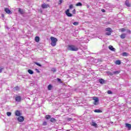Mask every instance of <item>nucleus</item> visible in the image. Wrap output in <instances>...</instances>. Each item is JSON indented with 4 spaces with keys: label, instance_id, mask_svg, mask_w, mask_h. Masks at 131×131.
<instances>
[{
    "label": "nucleus",
    "instance_id": "c85d7f7f",
    "mask_svg": "<svg viewBox=\"0 0 131 131\" xmlns=\"http://www.w3.org/2000/svg\"><path fill=\"white\" fill-rule=\"evenodd\" d=\"M112 32H107L105 33V35H111Z\"/></svg>",
    "mask_w": 131,
    "mask_h": 131
},
{
    "label": "nucleus",
    "instance_id": "a19ab883",
    "mask_svg": "<svg viewBox=\"0 0 131 131\" xmlns=\"http://www.w3.org/2000/svg\"><path fill=\"white\" fill-rule=\"evenodd\" d=\"M35 71H36V72H37V73H39V70L37 69H35Z\"/></svg>",
    "mask_w": 131,
    "mask_h": 131
},
{
    "label": "nucleus",
    "instance_id": "72a5a7b5",
    "mask_svg": "<svg viewBox=\"0 0 131 131\" xmlns=\"http://www.w3.org/2000/svg\"><path fill=\"white\" fill-rule=\"evenodd\" d=\"M73 24L75 25V26H77V25H78V22H74Z\"/></svg>",
    "mask_w": 131,
    "mask_h": 131
},
{
    "label": "nucleus",
    "instance_id": "9b49d317",
    "mask_svg": "<svg viewBox=\"0 0 131 131\" xmlns=\"http://www.w3.org/2000/svg\"><path fill=\"white\" fill-rule=\"evenodd\" d=\"M108 48L110 51H112V52H115V51H116V49H115V48H114L112 46H110L108 47Z\"/></svg>",
    "mask_w": 131,
    "mask_h": 131
},
{
    "label": "nucleus",
    "instance_id": "6ab92c4d",
    "mask_svg": "<svg viewBox=\"0 0 131 131\" xmlns=\"http://www.w3.org/2000/svg\"><path fill=\"white\" fill-rule=\"evenodd\" d=\"M95 113H102V111L101 110H94Z\"/></svg>",
    "mask_w": 131,
    "mask_h": 131
},
{
    "label": "nucleus",
    "instance_id": "7ed1b4c3",
    "mask_svg": "<svg viewBox=\"0 0 131 131\" xmlns=\"http://www.w3.org/2000/svg\"><path fill=\"white\" fill-rule=\"evenodd\" d=\"M93 100H94V105H97V104H99V98L97 97H93Z\"/></svg>",
    "mask_w": 131,
    "mask_h": 131
},
{
    "label": "nucleus",
    "instance_id": "39448f33",
    "mask_svg": "<svg viewBox=\"0 0 131 131\" xmlns=\"http://www.w3.org/2000/svg\"><path fill=\"white\" fill-rule=\"evenodd\" d=\"M50 7V5L49 4H47L46 3H44L41 5V8L42 9H47L48 8Z\"/></svg>",
    "mask_w": 131,
    "mask_h": 131
},
{
    "label": "nucleus",
    "instance_id": "b1692460",
    "mask_svg": "<svg viewBox=\"0 0 131 131\" xmlns=\"http://www.w3.org/2000/svg\"><path fill=\"white\" fill-rule=\"evenodd\" d=\"M106 73H107V74L108 75H111V76H112L114 75H113V72L112 73V72H111L107 71V72H106Z\"/></svg>",
    "mask_w": 131,
    "mask_h": 131
},
{
    "label": "nucleus",
    "instance_id": "412c9836",
    "mask_svg": "<svg viewBox=\"0 0 131 131\" xmlns=\"http://www.w3.org/2000/svg\"><path fill=\"white\" fill-rule=\"evenodd\" d=\"M50 121L51 122H56L57 121V120H56V119H55V118H51L50 119Z\"/></svg>",
    "mask_w": 131,
    "mask_h": 131
},
{
    "label": "nucleus",
    "instance_id": "c756f323",
    "mask_svg": "<svg viewBox=\"0 0 131 131\" xmlns=\"http://www.w3.org/2000/svg\"><path fill=\"white\" fill-rule=\"evenodd\" d=\"M122 56H123V57H126V56H127V53L126 52H123L122 53Z\"/></svg>",
    "mask_w": 131,
    "mask_h": 131
},
{
    "label": "nucleus",
    "instance_id": "cd10ccee",
    "mask_svg": "<svg viewBox=\"0 0 131 131\" xmlns=\"http://www.w3.org/2000/svg\"><path fill=\"white\" fill-rule=\"evenodd\" d=\"M45 118L47 120L50 119V118H51V116L50 115H46L45 117Z\"/></svg>",
    "mask_w": 131,
    "mask_h": 131
},
{
    "label": "nucleus",
    "instance_id": "7c9ffc66",
    "mask_svg": "<svg viewBox=\"0 0 131 131\" xmlns=\"http://www.w3.org/2000/svg\"><path fill=\"white\" fill-rule=\"evenodd\" d=\"M36 65H37V66H39V67H41V64L40 63H38L37 62H34Z\"/></svg>",
    "mask_w": 131,
    "mask_h": 131
},
{
    "label": "nucleus",
    "instance_id": "a878e982",
    "mask_svg": "<svg viewBox=\"0 0 131 131\" xmlns=\"http://www.w3.org/2000/svg\"><path fill=\"white\" fill-rule=\"evenodd\" d=\"M52 88H53V86H52L51 84H49L48 86V90L49 91H51L52 90Z\"/></svg>",
    "mask_w": 131,
    "mask_h": 131
},
{
    "label": "nucleus",
    "instance_id": "423d86ee",
    "mask_svg": "<svg viewBox=\"0 0 131 131\" xmlns=\"http://www.w3.org/2000/svg\"><path fill=\"white\" fill-rule=\"evenodd\" d=\"M70 11V9H67V11H66V14L67 16H68V17H72V14L69 12Z\"/></svg>",
    "mask_w": 131,
    "mask_h": 131
},
{
    "label": "nucleus",
    "instance_id": "a211bd4d",
    "mask_svg": "<svg viewBox=\"0 0 131 131\" xmlns=\"http://www.w3.org/2000/svg\"><path fill=\"white\" fill-rule=\"evenodd\" d=\"M76 7H82V4L80 2H78L76 4Z\"/></svg>",
    "mask_w": 131,
    "mask_h": 131
},
{
    "label": "nucleus",
    "instance_id": "4c0bfd02",
    "mask_svg": "<svg viewBox=\"0 0 131 131\" xmlns=\"http://www.w3.org/2000/svg\"><path fill=\"white\" fill-rule=\"evenodd\" d=\"M73 8V5L71 4L69 6V9H71Z\"/></svg>",
    "mask_w": 131,
    "mask_h": 131
},
{
    "label": "nucleus",
    "instance_id": "f3484780",
    "mask_svg": "<svg viewBox=\"0 0 131 131\" xmlns=\"http://www.w3.org/2000/svg\"><path fill=\"white\" fill-rule=\"evenodd\" d=\"M125 36H126V34L123 33L121 35L120 37H121V38L123 39L125 38Z\"/></svg>",
    "mask_w": 131,
    "mask_h": 131
},
{
    "label": "nucleus",
    "instance_id": "f03ea898",
    "mask_svg": "<svg viewBox=\"0 0 131 131\" xmlns=\"http://www.w3.org/2000/svg\"><path fill=\"white\" fill-rule=\"evenodd\" d=\"M50 38L51 40V46L52 47H56V45H57V41H58V39L54 37H51Z\"/></svg>",
    "mask_w": 131,
    "mask_h": 131
},
{
    "label": "nucleus",
    "instance_id": "dca6fc26",
    "mask_svg": "<svg viewBox=\"0 0 131 131\" xmlns=\"http://www.w3.org/2000/svg\"><path fill=\"white\" fill-rule=\"evenodd\" d=\"M119 73H120V71H116L113 72L114 75H117L119 74Z\"/></svg>",
    "mask_w": 131,
    "mask_h": 131
},
{
    "label": "nucleus",
    "instance_id": "2eb2a0df",
    "mask_svg": "<svg viewBox=\"0 0 131 131\" xmlns=\"http://www.w3.org/2000/svg\"><path fill=\"white\" fill-rule=\"evenodd\" d=\"M105 31H107V32H113V30L112 29L110 28H107L105 29Z\"/></svg>",
    "mask_w": 131,
    "mask_h": 131
},
{
    "label": "nucleus",
    "instance_id": "ea45409f",
    "mask_svg": "<svg viewBox=\"0 0 131 131\" xmlns=\"http://www.w3.org/2000/svg\"><path fill=\"white\" fill-rule=\"evenodd\" d=\"M57 81H58V82H61V79L58 78L57 79Z\"/></svg>",
    "mask_w": 131,
    "mask_h": 131
},
{
    "label": "nucleus",
    "instance_id": "5701e85b",
    "mask_svg": "<svg viewBox=\"0 0 131 131\" xmlns=\"http://www.w3.org/2000/svg\"><path fill=\"white\" fill-rule=\"evenodd\" d=\"M28 73H29V74H33L34 73L33 71H32V70H28Z\"/></svg>",
    "mask_w": 131,
    "mask_h": 131
},
{
    "label": "nucleus",
    "instance_id": "bb28decb",
    "mask_svg": "<svg viewBox=\"0 0 131 131\" xmlns=\"http://www.w3.org/2000/svg\"><path fill=\"white\" fill-rule=\"evenodd\" d=\"M6 114L7 115V116H11L12 115V113L10 112H8L6 113Z\"/></svg>",
    "mask_w": 131,
    "mask_h": 131
},
{
    "label": "nucleus",
    "instance_id": "0eeeda50",
    "mask_svg": "<svg viewBox=\"0 0 131 131\" xmlns=\"http://www.w3.org/2000/svg\"><path fill=\"white\" fill-rule=\"evenodd\" d=\"M15 100L16 101V102H21V100H22V98H21V96H16L15 98Z\"/></svg>",
    "mask_w": 131,
    "mask_h": 131
},
{
    "label": "nucleus",
    "instance_id": "f8f14e48",
    "mask_svg": "<svg viewBox=\"0 0 131 131\" xmlns=\"http://www.w3.org/2000/svg\"><path fill=\"white\" fill-rule=\"evenodd\" d=\"M125 5L127 7H130V3H129V0H126L125 2Z\"/></svg>",
    "mask_w": 131,
    "mask_h": 131
},
{
    "label": "nucleus",
    "instance_id": "a18cd8bd",
    "mask_svg": "<svg viewBox=\"0 0 131 131\" xmlns=\"http://www.w3.org/2000/svg\"><path fill=\"white\" fill-rule=\"evenodd\" d=\"M68 121H70L71 120H72V118H68Z\"/></svg>",
    "mask_w": 131,
    "mask_h": 131
},
{
    "label": "nucleus",
    "instance_id": "2f4dec72",
    "mask_svg": "<svg viewBox=\"0 0 131 131\" xmlns=\"http://www.w3.org/2000/svg\"><path fill=\"white\" fill-rule=\"evenodd\" d=\"M51 71H53V72H56V71H57V70H56V68H52L51 69Z\"/></svg>",
    "mask_w": 131,
    "mask_h": 131
},
{
    "label": "nucleus",
    "instance_id": "09e8293b",
    "mask_svg": "<svg viewBox=\"0 0 131 131\" xmlns=\"http://www.w3.org/2000/svg\"><path fill=\"white\" fill-rule=\"evenodd\" d=\"M128 98H129V96H128Z\"/></svg>",
    "mask_w": 131,
    "mask_h": 131
},
{
    "label": "nucleus",
    "instance_id": "c03bdc74",
    "mask_svg": "<svg viewBox=\"0 0 131 131\" xmlns=\"http://www.w3.org/2000/svg\"><path fill=\"white\" fill-rule=\"evenodd\" d=\"M15 89H16V90H19V87L18 86H16L15 87Z\"/></svg>",
    "mask_w": 131,
    "mask_h": 131
},
{
    "label": "nucleus",
    "instance_id": "6e6552de",
    "mask_svg": "<svg viewBox=\"0 0 131 131\" xmlns=\"http://www.w3.org/2000/svg\"><path fill=\"white\" fill-rule=\"evenodd\" d=\"M5 11L7 14H12V11L8 8H5Z\"/></svg>",
    "mask_w": 131,
    "mask_h": 131
},
{
    "label": "nucleus",
    "instance_id": "393cba45",
    "mask_svg": "<svg viewBox=\"0 0 131 131\" xmlns=\"http://www.w3.org/2000/svg\"><path fill=\"white\" fill-rule=\"evenodd\" d=\"M116 64L117 65H120V64H121V61L119 60H118L116 61Z\"/></svg>",
    "mask_w": 131,
    "mask_h": 131
},
{
    "label": "nucleus",
    "instance_id": "c9c22d12",
    "mask_svg": "<svg viewBox=\"0 0 131 131\" xmlns=\"http://www.w3.org/2000/svg\"><path fill=\"white\" fill-rule=\"evenodd\" d=\"M107 94H108V95H111V94H112V91H110V90H108V91H107Z\"/></svg>",
    "mask_w": 131,
    "mask_h": 131
},
{
    "label": "nucleus",
    "instance_id": "79ce46f5",
    "mask_svg": "<svg viewBox=\"0 0 131 131\" xmlns=\"http://www.w3.org/2000/svg\"><path fill=\"white\" fill-rule=\"evenodd\" d=\"M121 30L122 32H123V31H125V29L124 28L121 29Z\"/></svg>",
    "mask_w": 131,
    "mask_h": 131
},
{
    "label": "nucleus",
    "instance_id": "ddd939ff",
    "mask_svg": "<svg viewBox=\"0 0 131 131\" xmlns=\"http://www.w3.org/2000/svg\"><path fill=\"white\" fill-rule=\"evenodd\" d=\"M18 13H19V14H20L21 15H23V14H24V10L23 9H21V8H19Z\"/></svg>",
    "mask_w": 131,
    "mask_h": 131
},
{
    "label": "nucleus",
    "instance_id": "4468645a",
    "mask_svg": "<svg viewBox=\"0 0 131 131\" xmlns=\"http://www.w3.org/2000/svg\"><path fill=\"white\" fill-rule=\"evenodd\" d=\"M99 83H101V84H104L105 83V80L103 79H100L99 80Z\"/></svg>",
    "mask_w": 131,
    "mask_h": 131
},
{
    "label": "nucleus",
    "instance_id": "4be33fe9",
    "mask_svg": "<svg viewBox=\"0 0 131 131\" xmlns=\"http://www.w3.org/2000/svg\"><path fill=\"white\" fill-rule=\"evenodd\" d=\"M35 40L36 42H38L39 41V37L38 36H36L35 37Z\"/></svg>",
    "mask_w": 131,
    "mask_h": 131
},
{
    "label": "nucleus",
    "instance_id": "f704fd0d",
    "mask_svg": "<svg viewBox=\"0 0 131 131\" xmlns=\"http://www.w3.org/2000/svg\"><path fill=\"white\" fill-rule=\"evenodd\" d=\"M3 70H4V67H0V73H2Z\"/></svg>",
    "mask_w": 131,
    "mask_h": 131
},
{
    "label": "nucleus",
    "instance_id": "49530a36",
    "mask_svg": "<svg viewBox=\"0 0 131 131\" xmlns=\"http://www.w3.org/2000/svg\"><path fill=\"white\" fill-rule=\"evenodd\" d=\"M2 18H4V17H5V15L4 14H2Z\"/></svg>",
    "mask_w": 131,
    "mask_h": 131
},
{
    "label": "nucleus",
    "instance_id": "de8ad7c7",
    "mask_svg": "<svg viewBox=\"0 0 131 131\" xmlns=\"http://www.w3.org/2000/svg\"><path fill=\"white\" fill-rule=\"evenodd\" d=\"M87 8H90V5H87Z\"/></svg>",
    "mask_w": 131,
    "mask_h": 131
},
{
    "label": "nucleus",
    "instance_id": "1a4fd4ad",
    "mask_svg": "<svg viewBox=\"0 0 131 131\" xmlns=\"http://www.w3.org/2000/svg\"><path fill=\"white\" fill-rule=\"evenodd\" d=\"M125 127H126L128 129V130H131V124L128 123L125 124Z\"/></svg>",
    "mask_w": 131,
    "mask_h": 131
},
{
    "label": "nucleus",
    "instance_id": "f257e3e1",
    "mask_svg": "<svg viewBox=\"0 0 131 131\" xmlns=\"http://www.w3.org/2000/svg\"><path fill=\"white\" fill-rule=\"evenodd\" d=\"M67 50L68 51H71L72 52H77V51H78V48L75 45H68Z\"/></svg>",
    "mask_w": 131,
    "mask_h": 131
},
{
    "label": "nucleus",
    "instance_id": "473e14b6",
    "mask_svg": "<svg viewBox=\"0 0 131 131\" xmlns=\"http://www.w3.org/2000/svg\"><path fill=\"white\" fill-rule=\"evenodd\" d=\"M47 124H48V123L46 121L43 122L42 125H44L45 126H46V125H47Z\"/></svg>",
    "mask_w": 131,
    "mask_h": 131
},
{
    "label": "nucleus",
    "instance_id": "aec40b11",
    "mask_svg": "<svg viewBox=\"0 0 131 131\" xmlns=\"http://www.w3.org/2000/svg\"><path fill=\"white\" fill-rule=\"evenodd\" d=\"M91 125L92 126H94V127H97V123L95 122H92Z\"/></svg>",
    "mask_w": 131,
    "mask_h": 131
},
{
    "label": "nucleus",
    "instance_id": "9d476101",
    "mask_svg": "<svg viewBox=\"0 0 131 131\" xmlns=\"http://www.w3.org/2000/svg\"><path fill=\"white\" fill-rule=\"evenodd\" d=\"M15 115L16 116H21V113L20 112V111H16L15 113Z\"/></svg>",
    "mask_w": 131,
    "mask_h": 131
},
{
    "label": "nucleus",
    "instance_id": "20e7f679",
    "mask_svg": "<svg viewBox=\"0 0 131 131\" xmlns=\"http://www.w3.org/2000/svg\"><path fill=\"white\" fill-rule=\"evenodd\" d=\"M17 120L19 122H23V121H24V117L22 116H20L17 118Z\"/></svg>",
    "mask_w": 131,
    "mask_h": 131
},
{
    "label": "nucleus",
    "instance_id": "37998d69",
    "mask_svg": "<svg viewBox=\"0 0 131 131\" xmlns=\"http://www.w3.org/2000/svg\"><path fill=\"white\" fill-rule=\"evenodd\" d=\"M101 11L103 13H105V12H106V11L104 9H102Z\"/></svg>",
    "mask_w": 131,
    "mask_h": 131
},
{
    "label": "nucleus",
    "instance_id": "e433bc0d",
    "mask_svg": "<svg viewBox=\"0 0 131 131\" xmlns=\"http://www.w3.org/2000/svg\"><path fill=\"white\" fill-rule=\"evenodd\" d=\"M63 3V0H60L58 2V5H61Z\"/></svg>",
    "mask_w": 131,
    "mask_h": 131
},
{
    "label": "nucleus",
    "instance_id": "58836bf2",
    "mask_svg": "<svg viewBox=\"0 0 131 131\" xmlns=\"http://www.w3.org/2000/svg\"><path fill=\"white\" fill-rule=\"evenodd\" d=\"M72 13H73V14H76V10H75V9H74V10L72 11Z\"/></svg>",
    "mask_w": 131,
    "mask_h": 131
}]
</instances>
